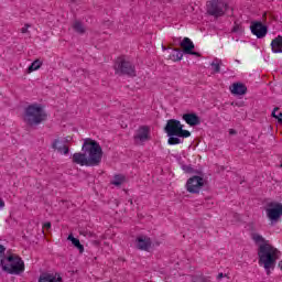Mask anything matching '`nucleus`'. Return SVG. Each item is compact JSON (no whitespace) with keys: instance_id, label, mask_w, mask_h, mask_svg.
I'll return each instance as SVG.
<instances>
[{"instance_id":"nucleus-22","label":"nucleus","mask_w":282,"mask_h":282,"mask_svg":"<svg viewBox=\"0 0 282 282\" xmlns=\"http://www.w3.org/2000/svg\"><path fill=\"white\" fill-rule=\"evenodd\" d=\"M43 62L40 59H35L26 69V74H32V72H36V69H41Z\"/></svg>"},{"instance_id":"nucleus-34","label":"nucleus","mask_w":282,"mask_h":282,"mask_svg":"<svg viewBox=\"0 0 282 282\" xmlns=\"http://www.w3.org/2000/svg\"><path fill=\"white\" fill-rule=\"evenodd\" d=\"M187 54H192V56H198V57L202 56V54H199L193 50H192V53H187Z\"/></svg>"},{"instance_id":"nucleus-2","label":"nucleus","mask_w":282,"mask_h":282,"mask_svg":"<svg viewBox=\"0 0 282 282\" xmlns=\"http://www.w3.org/2000/svg\"><path fill=\"white\" fill-rule=\"evenodd\" d=\"M251 239L259 246V265H263L267 274L270 275V270H274V267L276 265V254H279V249L270 245V241L265 240V238L259 234H251Z\"/></svg>"},{"instance_id":"nucleus-39","label":"nucleus","mask_w":282,"mask_h":282,"mask_svg":"<svg viewBox=\"0 0 282 282\" xmlns=\"http://www.w3.org/2000/svg\"><path fill=\"white\" fill-rule=\"evenodd\" d=\"M129 203H130L131 205H133V199H129Z\"/></svg>"},{"instance_id":"nucleus-21","label":"nucleus","mask_w":282,"mask_h":282,"mask_svg":"<svg viewBox=\"0 0 282 282\" xmlns=\"http://www.w3.org/2000/svg\"><path fill=\"white\" fill-rule=\"evenodd\" d=\"M184 53L180 48H174L172 53L169 55L170 61H173L174 63L183 58Z\"/></svg>"},{"instance_id":"nucleus-19","label":"nucleus","mask_w":282,"mask_h":282,"mask_svg":"<svg viewBox=\"0 0 282 282\" xmlns=\"http://www.w3.org/2000/svg\"><path fill=\"white\" fill-rule=\"evenodd\" d=\"M68 241H72L73 246L79 250V252L83 254L85 252V247L80 243V240L78 238H75L74 235H68L67 237Z\"/></svg>"},{"instance_id":"nucleus-15","label":"nucleus","mask_w":282,"mask_h":282,"mask_svg":"<svg viewBox=\"0 0 282 282\" xmlns=\"http://www.w3.org/2000/svg\"><path fill=\"white\" fill-rule=\"evenodd\" d=\"M151 238L147 237V236H139L137 238V248L139 250H145L148 251L149 248H151Z\"/></svg>"},{"instance_id":"nucleus-38","label":"nucleus","mask_w":282,"mask_h":282,"mask_svg":"<svg viewBox=\"0 0 282 282\" xmlns=\"http://www.w3.org/2000/svg\"><path fill=\"white\" fill-rule=\"evenodd\" d=\"M279 267H280L281 270H282V260L279 262Z\"/></svg>"},{"instance_id":"nucleus-14","label":"nucleus","mask_w":282,"mask_h":282,"mask_svg":"<svg viewBox=\"0 0 282 282\" xmlns=\"http://www.w3.org/2000/svg\"><path fill=\"white\" fill-rule=\"evenodd\" d=\"M51 147L54 151H57L58 153H64V155H67L69 153V148L65 145V142H63L61 139H55Z\"/></svg>"},{"instance_id":"nucleus-20","label":"nucleus","mask_w":282,"mask_h":282,"mask_svg":"<svg viewBox=\"0 0 282 282\" xmlns=\"http://www.w3.org/2000/svg\"><path fill=\"white\" fill-rule=\"evenodd\" d=\"M74 32H77V34H85V32H87V28H85V24H83V22L76 20L75 22H73L72 25Z\"/></svg>"},{"instance_id":"nucleus-27","label":"nucleus","mask_w":282,"mask_h":282,"mask_svg":"<svg viewBox=\"0 0 282 282\" xmlns=\"http://www.w3.org/2000/svg\"><path fill=\"white\" fill-rule=\"evenodd\" d=\"M79 235H83L84 237H94V232L87 231L85 229L79 230Z\"/></svg>"},{"instance_id":"nucleus-4","label":"nucleus","mask_w":282,"mask_h":282,"mask_svg":"<svg viewBox=\"0 0 282 282\" xmlns=\"http://www.w3.org/2000/svg\"><path fill=\"white\" fill-rule=\"evenodd\" d=\"M0 265L3 272L8 274H23L25 272V263L21 257L11 254L0 260Z\"/></svg>"},{"instance_id":"nucleus-10","label":"nucleus","mask_w":282,"mask_h":282,"mask_svg":"<svg viewBox=\"0 0 282 282\" xmlns=\"http://www.w3.org/2000/svg\"><path fill=\"white\" fill-rule=\"evenodd\" d=\"M151 133V128L149 126H141L134 135V143L135 144H144V142L151 140L149 135Z\"/></svg>"},{"instance_id":"nucleus-30","label":"nucleus","mask_w":282,"mask_h":282,"mask_svg":"<svg viewBox=\"0 0 282 282\" xmlns=\"http://www.w3.org/2000/svg\"><path fill=\"white\" fill-rule=\"evenodd\" d=\"M62 142H64V144H67L68 142H72V137L64 138V140Z\"/></svg>"},{"instance_id":"nucleus-7","label":"nucleus","mask_w":282,"mask_h":282,"mask_svg":"<svg viewBox=\"0 0 282 282\" xmlns=\"http://www.w3.org/2000/svg\"><path fill=\"white\" fill-rule=\"evenodd\" d=\"M227 10L228 3L221 0H212L207 2V14H209V17H214L215 19L224 17Z\"/></svg>"},{"instance_id":"nucleus-8","label":"nucleus","mask_w":282,"mask_h":282,"mask_svg":"<svg viewBox=\"0 0 282 282\" xmlns=\"http://www.w3.org/2000/svg\"><path fill=\"white\" fill-rule=\"evenodd\" d=\"M205 180L202 176H192L187 180L186 188L188 193L198 194L204 188Z\"/></svg>"},{"instance_id":"nucleus-12","label":"nucleus","mask_w":282,"mask_h":282,"mask_svg":"<svg viewBox=\"0 0 282 282\" xmlns=\"http://www.w3.org/2000/svg\"><path fill=\"white\" fill-rule=\"evenodd\" d=\"M182 118L189 127L202 124V119H199V116L195 112L184 113Z\"/></svg>"},{"instance_id":"nucleus-28","label":"nucleus","mask_w":282,"mask_h":282,"mask_svg":"<svg viewBox=\"0 0 282 282\" xmlns=\"http://www.w3.org/2000/svg\"><path fill=\"white\" fill-rule=\"evenodd\" d=\"M204 279L206 278L202 275H192V282H202Z\"/></svg>"},{"instance_id":"nucleus-33","label":"nucleus","mask_w":282,"mask_h":282,"mask_svg":"<svg viewBox=\"0 0 282 282\" xmlns=\"http://www.w3.org/2000/svg\"><path fill=\"white\" fill-rule=\"evenodd\" d=\"M2 208H6V202H3V199L0 198V210Z\"/></svg>"},{"instance_id":"nucleus-5","label":"nucleus","mask_w":282,"mask_h":282,"mask_svg":"<svg viewBox=\"0 0 282 282\" xmlns=\"http://www.w3.org/2000/svg\"><path fill=\"white\" fill-rule=\"evenodd\" d=\"M164 131L166 135H176V138H191V131L184 130V124L177 119L167 120Z\"/></svg>"},{"instance_id":"nucleus-3","label":"nucleus","mask_w":282,"mask_h":282,"mask_svg":"<svg viewBox=\"0 0 282 282\" xmlns=\"http://www.w3.org/2000/svg\"><path fill=\"white\" fill-rule=\"evenodd\" d=\"M22 118L26 127H39L47 120V112L40 104H32L24 109Z\"/></svg>"},{"instance_id":"nucleus-18","label":"nucleus","mask_w":282,"mask_h":282,"mask_svg":"<svg viewBox=\"0 0 282 282\" xmlns=\"http://www.w3.org/2000/svg\"><path fill=\"white\" fill-rule=\"evenodd\" d=\"M271 50L274 54H282V36L281 35L272 40Z\"/></svg>"},{"instance_id":"nucleus-40","label":"nucleus","mask_w":282,"mask_h":282,"mask_svg":"<svg viewBox=\"0 0 282 282\" xmlns=\"http://www.w3.org/2000/svg\"><path fill=\"white\" fill-rule=\"evenodd\" d=\"M278 118H282V112L279 113Z\"/></svg>"},{"instance_id":"nucleus-11","label":"nucleus","mask_w":282,"mask_h":282,"mask_svg":"<svg viewBox=\"0 0 282 282\" xmlns=\"http://www.w3.org/2000/svg\"><path fill=\"white\" fill-rule=\"evenodd\" d=\"M250 30L257 39H264L265 34H268V26L263 25L262 22H251Z\"/></svg>"},{"instance_id":"nucleus-6","label":"nucleus","mask_w":282,"mask_h":282,"mask_svg":"<svg viewBox=\"0 0 282 282\" xmlns=\"http://www.w3.org/2000/svg\"><path fill=\"white\" fill-rule=\"evenodd\" d=\"M115 72L119 76H135V66L131 62L124 59V57H118L115 63Z\"/></svg>"},{"instance_id":"nucleus-41","label":"nucleus","mask_w":282,"mask_h":282,"mask_svg":"<svg viewBox=\"0 0 282 282\" xmlns=\"http://www.w3.org/2000/svg\"><path fill=\"white\" fill-rule=\"evenodd\" d=\"M163 47V50H166V47L165 46H162Z\"/></svg>"},{"instance_id":"nucleus-13","label":"nucleus","mask_w":282,"mask_h":282,"mask_svg":"<svg viewBox=\"0 0 282 282\" xmlns=\"http://www.w3.org/2000/svg\"><path fill=\"white\" fill-rule=\"evenodd\" d=\"M230 91L235 96H246V94H248V87L241 83H234L230 87Z\"/></svg>"},{"instance_id":"nucleus-36","label":"nucleus","mask_w":282,"mask_h":282,"mask_svg":"<svg viewBox=\"0 0 282 282\" xmlns=\"http://www.w3.org/2000/svg\"><path fill=\"white\" fill-rule=\"evenodd\" d=\"M217 279H224V273H219Z\"/></svg>"},{"instance_id":"nucleus-35","label":"nucleus","mask_w":282,"mask_h":282,"mask_svg":"<svg viewBox=\"0 0 282 282\" xmlns=\"http://www.w3.org/2000/svg\"><path fill=\"white\" fill-rule=\"evenodd\" d=\"M231 32H239V25L236 24V25L232 28Z\"/></svg>"},{"instance_id":"nucleus-31","label":"nucleus","mask_w":282,"mask_h":282,"mask_svg":"<svg viewBox=\"0 0 282 282\" xmlns=\"http://www.w3.org/2000/svg\"><path fill=\"white\" fill-rule=\"evenodd\" d=\"M43 228H46L47 230H50V228H52V223H45L43 225Z\"/></svg>"},{"instance_id":"nucleus-25","label":"nucleus","mask_w":282,"mask_h":282,"mask_svg":"<svg viewBox=\"0 0 282 282\" xmlns=\"http://www.w3.org/2000/svg\"><path fill=\"white\" fill-rule=\"evenodd\" d=\"M212 67L215 74H219L221 72V59H215L212 63Z\"/></svg>"},{"instance_id":"nucleus-17","label":"nucleus","mask_w":282,"mask_h":282,"mask_svg":"<svg viewBox=\"0 0 282 282\" xmlns=\"http://www.w3.org/2000/svg\"><path fill=\"white\" fill-rule=\"evenodd\" d=\"M181 47H183L184 54H193V50H195V44L188 37H184L181 42Z\"/></svg>"},{"instance_id":"nucleus-24","label":"nucleus","mask_w":282,"mask_h":282,"mask_svg":"<svg viewBox=\"0 0 282 282\" xmlns=\"http://www.w3.org/2000/svg\"><path fill=\"white\" fill-rule=\"evenodd\" d=\"M113 186H122L124 184V176L123 175H115V180L111 182Z\"/></svg>"},{"instance_id":"nucleus-32","label":"nucleus","mask_w":282,"mask_h":282,"mask_svg":"<svg viewBox=\"0 0 282 282\" xmlns=\"http://www.w3.org/2000/svg\"><path fill=\"white\" fill-rule=\"evenodd\" d=\"M229 135H237V130L229 129Z\"/></svg>"},{"instance_id":"nucleus-29","label":"nucleus","mask_w":282,"mask_h":282,"mask_svg":"<svg viewBox=\"0 0 282 282\" xmlns=\"http://www.w3.org/2000/svg\"><path fill=\"white\" fill-rule=\"evenodd\" d=\"M28 28H31V25L29 23H26L22 29H21V33L22 34H28Z\"/></svg>"},{"instance_id":"nucleus-23","label":"nucleus","mask_w":282,"mask_h":282,"mask_svg":"<svg viewBox=\"0 0 282 282\" xmlns=\"http://www.w3.org/2000/svg\"><path fill=\"white\" fill-rule=\"evenodd\" d=\"M169 140L167 143L171 145H175V144H182V137H177V135H167Z\"/></svg>"},{"instance_id":"nucleus-1","label":"nucleus","mask_w":282,"mask_h":282,"mask_svg":"<svg viewBox=\"0 0 282 282\" xmlns=\"http://www.w3.org/2000/svg\"><path fill=\"white\" fill-rule=\"evenodd\" d=\"M83 152L73 154V163L79 166H100L102 162V147L98 141L87 138L82 147Z\"/></svg>"},{"instance_id":"nucleus-16","label":"nucleus","mask_w":282,"mask_h":282,"mask_svg":"<svg viewBox=\"0 0 282 282\" xmlns=\"http://www.w3.org/2000/svg\"><path fill=\"white\" fill-rule=\"evenodd\" d=\"M39 282H63V278L58 273H43L40 275Z\"/></svg>"},{"instance_id":"nucleus-9","label":"nucleus","mask_w":282,"mask_h":282,"mask_svg":"<svg viewBox=\"0 0 282 282\" xmlns=\"http://www.w3.org/2000/svg\"><path fill=\"white\" fill-rule=\"evenodd\" d=\"M267 206L268 207L265 209V213L270 221H278L279 219H281V215H282L281 203L271 202Z\"/></svg>"},{"instance_id":"nucleus-26","label":"nucleus","mask_w":282,"mask_h":282,"mask_svg":"<svg viewBox=\"0 0 282 282\" xmlns=\"http://www.w3.org/2000/svg\"><path fill=\"white\" fill-rule=\"evenodd\" d=\"M182 169L185 173H195V169L191 165H182Z\"/></svg>"},{"instance_id":"nucleus-37","label":"nucleus","mask_w":282,"mask_h":282,"mask_svg":"<svg viewBox=\"0 0 282 282\" xmlns=\"http://www.w3.org/2000/svg\"><path fill=\"white\" fill-rule=\"evenodd\" d=\"M202 282H210V280L204 278V280Z\"/></svg>"}]
</instances>
